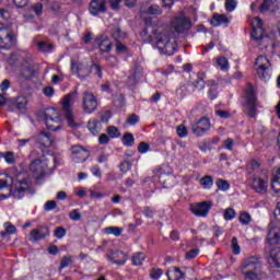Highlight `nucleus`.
<instances>
[{
    "instance_id": "nucleus-20",
    "label": "nucleus",
    "mask_w": 280,
    "mask_h": 280,
    "mask_svg": "<svg viewBox=\"0 0 280 280\" xmlns=\"http://www.w3.org/2000/svg\"><path fill=\"white\" fill-rule=\"evenodd\" d=\"M94 47H98L101 54H108L113 49V42L108 37L98 36L94 39Z\"/></svg>"
},
{
    "instance_id": "nucleus-27",
    "label": "nucleus",
    "mask_w": 280,
    "mask_h": 280,
    "mask_svg": "<svg viewBox=\"0 0 280 280\" xmlns=\"http://www.w3.org/2000/svg\"><path fill=\"white\" fill-rule=\"evenodd\" d=\"M88 129L92 135H100V130H102V122L95 118H91L88 121Z\"/></svg>"
},
{
    "instance_id": "nucleus-10",
    "label": "nucleus",
    "mask_w": 280,
    "mask_h": 280,
    "mask_svg": "<svg viewBox=\"0 0 280 280\" xmlns=\"http://www.w3.org/2000/svg\"><path fill=\"white\" fill-rule=\"evenodd\" d=\"M47 159L42 156L40 159L34 160L30 165V171L34 174L35 178H43L47 172Z\"/></svg>"
},
{
    "instance_id": "nucleus-31",
    "label": "nucleus",
    "mask_w": 280,
    "mask_h": 280,
    "mask_svg": "<svg viewBox=\"0 0 280 280\" xmlns=\"http://www.w3.org/2000/svg\"><path fill=\"white\" fill-rule=\"evenodd\" d=\"M176 95L179 97V100H184V97H187V95H189V84H182L176 90Z\"/></svg>"
},
{
    "instance_id": "nucleus-56",
    "label": "nucleus",
    "mask_w": 280,
    "mask_h": 280,
    "mask_svg": "<svg viewBox=\"0 0 280 280\" xmlns=\"http://www.w3.org/2000/svg\"><path fill=\"white\" fill-rule=\"evenodd\" d=\"M138 152L140 154H145L148 152H150V144L145 143V142H141L139 145H138Z\"/></svg>"
},
{
    "instance_id": "nucleus-11",
    "label": "nucleus",
    "mask_w": 280,
    "mask_h": 280,
    "mask_svg": "<svg viewBox=\"0 0 280 280\" xmlns=\"http://www.w3.org/2000/svg\"><path fill=\"white\" fill-rule=\"evenodd\" d=\"M191 132L195 137H205L211 130V121L207 117H202L191 125Z\"/></svg>"
},
{
    "instance_id": "nucleus-53",
    "label": "nucleus",
    "mask_w": 280,
    "mask_h": 280,
    "mask_svg": "<svg viewBox=\"0 0 280 280\" xmlns=\"http://www.w3.org/2000/svg\"><path fill=\"white\" fill-rule=\"evenodd\" d=\"M126 121L129 126H136V124H139V116H137V114H131L127 117Z\"/></svg>"
},
{
    "instance_id": "nucleus-55",
    "label": "nucleus",
    "mask_w": 280,
    "mask_h": 280,
    "mask_svg": "<svg viewBox=\"0 0 280 280\" xmlns=\"http://www.w3.org/2000/svg\"><path fill=\"white\" fill-rule=\"evenodd\" d=\"M234 145H235V141H234L233 139H231V138H228V139H225V140L223 141V148H224L225 150L232 151L233 148H234Z\"/></svg>"
},
{
    "instance_id": "nucleus-22",
    "label": "nucleus",
    "mask_w": 280,
    "mask_h": 280,
    "mask_svg": "<svg viewBox=\"0 0 280 280\" xmlns=\"http://www.w3.org/2000/svg\"><path fill=\"white\" fill-rule=\"evenodd\" d=\"M268 261H269L270 268H273V270H277L278 272H280V248L279 247L270 250Z\"/></svg>"
},
{
    "instance_id": "nucleus-4",
    "label": "nucleus",
    "mask_w": 280,
    "mask_h": 280,
    "mask_svg": "<svg viewBox=\"0 0 280 280\" xmlns=\"http://www.w3.org/2000/svg\"><path fill=\"white\" fill-rule=\"evenodd\" d=\"M75 97H78V90L68 93L61 100V106L65 110L66 121L68 122L69 128H78L80 126V124L75 121V117L73 116V112L71 110V106L75 104Z\"/></svg>"
},
{
    "instance_id": "nucleus-26",
    "label": "nucleus",
    "mask_w": 280,
    "mask_h": 280,
    "mask_svg": "<svg viewBox=\"0 0 280 280\" xmlns=\"http://www.w3.org/2000/svg\"><path fill=\"white\" fill-rule=\"evenodd\" d=\"M210 23L213 27H220V25H229L230 21L226 15L215 13Z\"/></svg>"
},
{
    "instance_id": "nucleus-59",
    "label": "nucleus",
    "mask_w": 280,
    "mask_h": 280,
    "mask_svg": "<svg viewBox=\"0 0 280 280\" xmlns=\"http://www.w3.org/2000/svg\"><path fill=\"white\" fill-rule=\"evenodd\" d=\"M215 115H218V117H220L221 119H229V117H231V112L217 109Z\"/></svg>"
},
{
    "instance_id": "nucleus-63",
    "label": "nucleus",
    "mask_w": 280,
    "mask_h": 280,
    "mask_svg": "<svg viewBox=\"0 0 280 280\" xmlns=\"http://www.w3.org/2000/svg\"><path fill=\"white\" fill-rule=\"evenodd\" d=\"M142 213L145 218H154V210L150 207H144Z\"/></svg>"
},
{
    "instance_id": "nucleus-38",
    "label": "nucleus",
    "mask_w": 280,
    "mask_h": 280,
    "mask_svg": "<svg viewBox=\"0 0 280 280\" xmlns=\"http://www.w3.org/2000/svg\"><path fill=\"white\" fill-rule=\"evenodd\" d=\"M217 65L220 67L221 71H229V59H226V57L217 59Z\"/></svg>"
},
{
    "instance_id": "nucleus-37",
    "label": "nucleus",
    "mask_w": 280,
    "mask_h": 280,
    "mask_svg": "<svg viewBox=\"0 0 280 280\" xmlns=\"http://www.w3.org/2000/svg\"><path fill=\"white\" fill-rule=\"evenodd\" d=\"M0 159H4L5 163H9V165L14 164L15 161L13 152H0Z\"/></svg>"
},
{
    "instance_id": "nucleus-1",
    "label": "nucleus",
    "mask_w": 280,
    "mask_h": 280,
    "mask_svg": "<svg viewBox=\"0 0 280 280\" xmlns=\"http://www.w3.org/2000/svg\"><path fill=\"white\" fill-rule=\"evenodd\" d=\"M190 27L191 21L185 14L180 13L171 22V30L147 26L141 33V36H147L149 43H155L161 54L172 56L176 49V45L172 42V38H176L178 34H183V32H186Z\"/></svg>"
},
{
    "instance_id": "nucleus-28",
    "label": "nucleus",
    "mask_w": 280,
    "mask_h": 280,
    "mask_svg": "<svg viewBox=\"0 0 280 280\" xmlns=\"http://www.w3.org/2000/svg\"><path fill=\"white\" fill-rule=\"evenodd\" d=\"M262 272L260 269H256L254 271H245L243 272L245 280H260L262 277Z\"/></svg>"
},
{
    "instance_id": "nucleus-42",
    "label": "nucleus",
    "mask_w": 280,
    "mask_h": 280,
    "mask_svg": "<svg viewBox=\"0 0 280 280\" xmlns=\"http://www.w3.org/2000/svg\"><path fill=\"white\" fill-rule=\"evenodd\" d=\"M122 143H124V145H127V147L135 145V136H132V133L125 135L122 137Z\"/></svg>"
},
{
    "instance_id": "nucleus-19",
    "label": "nucleus",
    "mask_w": 280,
    "mask_h": 280,
    "mask_svg": "<svg viewBox=\"0 0 280 280\" xmlns=\"http://www.w3.org/2000/svg\"><path fill=\"white\" fill-rule=\"evenodd\" d=\"M259 270V259L255 256L246 258L241 265V272H250Z\"/></svg>"
},
{
    "instance_id": "nucleus-57",
    "label": "nucleus",
    "mask_w": 280,
    "mask_h": 280,
    "mask_svg": "<svg viewBox=\"0 0 280 280\" xmlns=\"http://www.w3.org/2000/svg\"><path fill=\"white\" fill-rule=\"evenodd\" d=\"M208 96L210 100H215V97H218V85L215 84L211 85L208 92Z\"/></svg>"
},
{
    "instance_id": "nucleus-58",
    "label": "nucleus",
    "mask_w": 280,
    "mask_h": 280,
    "mask_svg": "<svg viewBox=\"0 0 280 280\" xmlns=\"http://www.w3.org/2000/svg\"><path fill=\"white\" fill-rule=\"evenodd\" d=\"M90 172L93 174V176H96V178H102V168H100V165L92 166Z\"/></svg>"
},
{
    "instance_id": "nucleus-61",
    "label": "nucleus",
    "mask_w": 280,
    "mask_h": 280,
    "mask_svg": "<svg viewBox=\"0 0 280 280\" xmlns=\"http://www.w3.org/2000/svg\"><path fill=\"white\" fill-rule=\"evenodd\" d=\"M106 62L109 65V67H117V65H119V60L115 56L107 57Z\"/></svg>"
},
{
    "instance_id": "nucleus-54",
    "label": "nucleus",
    "mask_w": 280,
    "mask_h": 280,
    "mask_svg": "<svg viewBox=\"0 0 280 280\" xmlns=\"http://www.w3.org/2000/svg\"><path fill=\"white\" fill-rule=\"evenodd\" d=\"M177 135L182 139H185V137H187V135H188L187 127H185V125H179L177 127Z\"/></svg>"
},
{
    "instance_id": "nucleus-6",
    "label": "nucleus",
    "mask_w": 280,
    "mask_h": 280,
    "mask_svg": "<svg viewBox=\"0 0 280 280\" xmlns=\"http://www.w3.org/2000/svg\"><path fill=\"white\" fill-rule=\"evenodd\" d=\"M255 67L258 78L265 82H268V80H270L272 77V63H270L268 57L264 55L258 56L255 61Z\"/></svg>"
},
{
    "instance_id": "nucleus-39",
    "label": "nucleus",
    "mask_w": 280,
    "mask_h": 280,
    "mask_svg": "<svg viewBox=\"0 0 280 280\" xmlns=\"http://www.w3.org/2000/svg\"><path fill=\"white\" fill-rule=\"evenodd\" d=\"M36 45H37L39 51H43L44 54L47 51H50V49L54 47L52 44L47 43V42H37Z\"/></svg>"
},
{
    "instance_id": "nucleus-9",
    "label": "nucleus",
    "mask_w": 280,
    "mask_h": 280,
    "mask_svg": "<svg viewBox=\"0 0 280 280\" xmlns=\"http://www.w3.org/2000/svg\"><path fill=\"white\" fill-rule=\"evenodd\" d=\"M16 45L14 33L10 27L0 28V49H12Z\"/></svg>"
},
{
    "instance_id": "nucleus-17",
    "label": "nucleus",
    "mask_w": 280,
    "mask_h": 280,
    "mask_svg": "<svg viewBox=\"0 0 280 280\" xmlns=\"http://www.w3.org/2000/svg\"><path fill=\"white\" fill-rule=\"evenodd\" d=\"M252 27V38L254 40H261L264 38V22L259 18H254L249 23Z\"/></svg>"
},
{
    "instance_id": "nucleus-7",
    "label": "nucleus",
    "mask_w": 280,
    "mask_h": 280,
    "mask_svg": "<svg viewBox=\"0 0 280 280\" xmlns=\"http://www.w3.org/2000/svg\"><path fill=\"white\" fill-rule=\"evenodd\" d=\"M245 113L248 117H256L257 115V93L253 84L247 83L245 88Z\"/></svg>"
},
{
    "instance_id": "nucleus-48",
    "label": "nucleus",
    "mask_w": 280,
    "mask_h": 280,
    "mask_svg": "<svg viewBox=\"0 0 280 280\" xmlns=\"http://www.w3.org/2000/svg\"><path fill=\"white\" fill-rule=\"evenodd\" d=\"M197 81L195 82V88L198 89V91H202L205 89V79L202 78V74H197Z\"/></svg>"
},
{
    "instance_id": "nucleus-14",
    "label": "nucleus",
    "mask_w": 280,
    "mask_h": 280,
    "mask_svg": "<svg viewBox=\"0 0 280 280\" xmlns=\"http://www.w3.org/2000/svg\"><path fill=\"white\" fill-rule=\"evenodd\" d=\"M33 141H35L39 150H47V148H51L54 145V137H51V133L46 131H40L34 136Z\"/></svg>"
},
{
    "instance_id": "nucleus-35",
    "label": "nucleus",
    "mask_w": 280,
    "mask_h": 280,
    "mask_svg": "<svg viewBox=\"0 0 280 280\" xmlns=\"http://www.w3.org/2000/svg\"><path fill=\"white\" fill-rule=\"evenodd\" d=\"M238 220H240L241 224H243L244 226H248V224H250L253 218L250 217V213L242 212L240 214Z\"/></svg>"
},
{
    "instance_id": "nucleus-24",
    "label": "nucleus",
    "mask_w": 280,
    "mask_h": 280,
    "mask_svg": "<svg viewBox=\"0 0 280 280\" xmlns=\"http://www.w3.org/2000/svg\"><path fill=\"white\" fill-rule=\"evenodd\" d=\"M247 172L248 174H253L252 176H260L261 172H268V171L261 170V163H259L257 160H252L247 164Z\"/></svg>"
},
{
    "instance_id": "nucleus-29",
    "label": "nucleus",
    "mask_w": 280,
    "mask_h": 280,
    "mask_svg": "<svg viewBox=\"0 0 280 280\" xmlns=\"http://www.w3.org/2000/svg\"><path fill=\"white\" fill-rule=\"evenodd\" d=\"M202 189H211L213 187V177L211 175H206L199 180Z\"/></svg>"
},
{
    "instance_id": "nucleus-13",
    "label": "nucleus",
    "mask_w": 280,
    "mask_h": 280,
    "mask_svg": "<svg viewBox=\"0 0 280 280\" xmlns=\"http://www.w3.org/2000/svg\"><path fill=\"white\" fill-rule=\"evenodd\" d=\"M211 207H213V202L201 201L190 205V211L194 215H197V218H207L209 211H211Z\"/></svg>"
},
{
    "instance_id": "nucleus-32",
    "label": "nucleus",
    "mask_w": 280,
    "mask_h": 280,
    "mask_svg": "<svg viewBox=\"0 0 280 280\" xmlns=\"http://www.w3.org/2000/svg\"><path fill=\"white\" fill-rule=\"evenodd\" d=\"M143 261H145V254L143 253H136L132 257V265L133 266H143Z\"/></svg>"
},
{
    "instance_id": "nucleus-47",
    "label": "nucleus",
    "mask_w": 280,
    "mask_h": 280,
    "mask_svg": "<svg viewBox=\"0 0 280 280\" xmlns=\"http://www.w3.org/2000/svg\"><path fill=\"white\" fill-rule=\"evenodd\" d=\"M55 237H57V240H62V237H65V235H67V230L62 226H58L55 232H54Z\"/></svg>"
},
{
    "instance_id": "nucleus-44",
    "label": "nucleus",
    "mask_w": 280,
    "mask_h": 280,
    "mask_svg": "<svg viewBox=\"0 0 280 280\" xmlns=\"http://www.w3.org/2000/svg\"><path fill=\"white\" fill-rule=\"evenodd\" d=\"M231 246H232V253L234 255H240V253H242V248L240 247V243H237V237L234 236L232 238Z\"/></svg>"
},
{
    "instance_id": "nucleus-23",
    "label": "nucleus",
    "mask_w": 280,
    "mask_h": 280,
    "mask_svg": "<svg viewBox=\"0 0 280 280\" xmlns=\"http://www.w3.org/2000/svg\"><path fill=\"white\" fill-rule=\"evenodd\" d=\"M10 105L14 106L20 113H25L27 108V97L25 96H18L15 98H11Z\"/></svg>"
},
{
    "instance_id": "nucleus-64",
    "label": "nucleus",
    "mask_w": 280,
    "mask_h": 280,
    "mask_svg": "<svg viewBox=\"0 0 280 280\" xmlns=\"http://www.w3.org/2000/svg\"><path fill=\"white\" fill-rule=\"evenodd\" d=\"M130 167H132V164H130L128 161H125L120 164V171L124 173L130 172Z\"/></svg>"
},
{
    "instance_id": "nucleus-34",
    "label": "nucleus",
    "mask_w": 280,
    "mask_h": 280,
    "mask_svg": "<svg viewBox=\"0 0 280 280\" xmlns=\"http://www.w3.org/2000/svg\"><path fill=\"white\" fill-rule=\"evenodd\" d=\"M22 77L23 78H32L34 75V68L31 65L25 63L22 68Z\"/></svg>"
},
{
    "instance_id": "nucleus-52",
    "label": "nucleus",
    "mask_w": 280,
    "mask_h": 280,
    "mask_svg": "<svg viewBox=\"0 0 280 280\" xmlns=\"http://www.w3.org/2000/svg\"><path fill=\"white\" fill-rule=\"evenodd\" d=\"M150 277L153 280H159L161 277H163V270L162 269H152L150 272Z\"/></svg>"
},
{
    "instance_id": "nucleus-46",
    "label": "nucleus",
    "mask_w": 280,
    "mask_h": 280,
    "mask_svg": "<svg viewBox=\"0 0 280 280\" xmlns=\"http://www.w3.org/2000/svg\"><path fill=\"white\" fill-rule=\"evenodd\" d=\"M73 264V258L71 256H63L61 258L60 268H67Z\"/></svg>"
},
{
    "instance_id": "nucleus-25",
    "label": "nucleus",
    "mask_w": 280,
    "mask_h": 280,
    "mask_svg": "<svg viewBox=\"0 0 280 280\" xmlns=\"http://www.w3.org/2000/svg\"><path fill=\"white\" fill-rule=\"evenodd\" d=\"M166 277L168 280H180L185 279V272L178 267H171L166 272Z\"/></svg>"
},
{
    "instance_id": "nucleus-15",
    "label": "nucleus",
    "mask_w": 280,
    "mask_h": 280,
    "mask_svg": "<svg viewBox=\"0 0 280 280\" xmlns=\"http://www.w3.org/2000/svg\"><path fill=\"white\" fill-rule=\"evenodd\" d=\"M106 257L109 261H112V264H115L116 266H126V262L128 261V259H130L128 253L113 249H109L106 253Z\"/></svg>"
},
{
    "instance_id": "nucleus-18",
    "label": "nucleus",
    "mask_w": 280,
    "mask_h": 280,
    "mask_svg": "<svg viewBox=\"0 0 280 280\" xmlns=\"http://www.w3.org/2000/svg\"><path fill=\"white\" fill-rule=\"evenodd\" d=\"M72 161L74 163H84L89 159V151L82 148V145H73L71 148Z\"/></svg>"
},
{
    "instance_id": "nucleus-51",
    "label": "nucleus",
    "mask_w": 280,
    "mask_h": 280,
    "mask_svg": "<svg viewBox=\"0 0 280 280\" xmlns=\"http://www.w3.org/2000/svg\"><path fill=\"white\" fill-rule=\"evenodd\" d=\"M148 12H149V14H155V15L163 14L161 7H159L158 4H153V5L149 7Z\"/></svg>"
},
{
    "instance_id": "nucleus-45",
    "label": "nucleus",
    "mask_w": 280,
    "mask_h": 280,
    "mask_svg": "<svg viewBox=\"0 0 280 280\" xmlns=\"http://www.w3.org/2000/svg\"><path fill=\"white\" fill-rule=\"evenodd\" d=\"M237 8V0H225L226 12H233Z\"/></svg>"
},
{
    "instance_id": "nucleus-12",
    "label": "nucleus",
    "mask_w": 280,
    "mask_h": 280,
    "mask_svg": "<svg viewBox=\"0 0 280 280\" xmlns=\"http://www.w3.org/2000/svg\"><path fill=\"white\" fill-rule=\"evenodd\" d=\"M83 112L88 115L91 113H95L97 110V97L94 93L84 92L83 93V103H82Z\"/></svg>"
},
{
    "instance_id": "nucleus-21",
    "label": "nucleus",
    "mask_w": 280,
    "mask_h": 280,
    "mask_svg": "<svg viewBox=\"0 0 280 280\" xmlns=\"http://www.w3.org/2000/svg\"><path fill=\"white\" fill-rule=\"evenodd\" d=\"M89 12L92 16L106 12V0H91Z\"/></svg>"
},
{
    "instance_id": "nucleus-33",
    "label": "nucleus",
    "mask_w": 280,
    "mask_h": 280,
    "mask_svg": "<svg viewBox=\"0 0 280 280\" xmlns=\"http://www.w3.org/2000/svg\"><path fill=\"white\" fill-rule=\"evenodd\" d=\"M105 233L107 235H115L116 237H119V235H121V233H124V229L117 228V226H108L105 229Z\"/></svg>"
},
{
    "instance_id": "nucleus-62",
    "label": "nucleus",
    "mask_w": 280,
    "mask_h": 280,
    "mask_svg": "<svg viewBox=\"0 0 280 280\" xmlns=\"http://www.w3.org/2000/svg\"><path fill=\"white\" fill-rule=\"evenodd\" d=\"M45 211H54L56 209V201L55 200H49L45 203L44 206Z\"/></svg>"
},
{
    "instance_id": "nucleus-30",
    "label": "nucleus",
    "mask_w": 280,
    "mask_h": 280,
    "mask_svg": "<svg viewBox=\"0 0 280 280\" xmlns=\"http://www.w3.org/2000/svg\"><path fill=\"white\" fill-rule=\"evenodd\" d=\"M16 233V226L12 224L11 222H5L4 223V231L0 232V235L2 237H5V235H14Z\"/></svg>"
},
{
    "instance_id": "nucleus-36",
    "label": "nucleus",
    "mask_w": 280,
    "mask_h": 280,
    "mask_svg": "<svg viewBox=\"0 0 280 280\" xmlns=\"http://www.w3.org/2000/svg\"><path fill=\"white\" fill-rule=\"evenodd\" d=\"M112 36L114 39L117 40V43H119V40H121L122 38H126V33L121 32V28L119 27H114L112 32Z\"/></svg>"
},
{
    "instance_id": "nucleus-40",
    "label": "nucleus",
    "mask_w": 280,
    "mask_h": 280,
    "mask_svg": "<svg viewBox=\"0 0 280 280\" xmlns=\"http://www.w3.org/2000/svg\"><path fill=\"white\" fill-rule=\"evenodd\" d=\"M237 215V212H235V209L228 208L224 210L223 218L226 221L234 220V218Z\"/></svg>"
},
{
    "instance_id": "nucleus-2",
    "label": "nucleus",
    "mask_w": 280,
    "mask_h": 280,
    "mask_svg": "<svg viewBox=\"0 0 280 280\" xmlns=\"http://www.w3.org/2000/svg\"><path fill=\"white\" fill-rule=\"evenodd\" d=\"M10 183H12L11 189L9 190L10 196L15 200L24 198L25 192L30 189V180L25 174H19L15 178H12L5 173L0 174V189H5Z\"/></svg>"
},
{
    "instance_id": "nucleus-49",
    "label": "nucleus",
    "mask_w": 280,
    "mask_h": 280,
    "mask_svg": "<svg viewBox=\"0 0 280 280\" xmlns=\"http://www.w3.org/2000/svg\"><path fill=\"white\" fill-rule=\"evenodd\" d=\"M107 135H109L112 139H117V137H119V129H117L115 126H109L107 128Z\"/></svg>"
},
{
    "instance_id": "nucleus-60",
    "label": "nucleus",
    "mask_w": 280,
    "mask_h": 280,
    "mask_svg": "<svg viewBox=\"0 0 280 280\" xmlns=\"http://www.w3.org/2000/svg\"><path fill=\"white\" fill-rule=\"evenodd\" d=\"M32 12H34L37 16H40L43 14V4L36 3L31 7Z\"/></svg>"
},
{
    "instance_id": "nucleus-43",
    "label": "nucleus",
    "mask_w": 280,
    "mask_h": 280,
    "mask_svg": "<svg viewBox=\"0 0 280 280\" xmlns=\"http://www.w3.org/2000/svg\"><path fill=\"white\" fill-rule=\"evenodd\" d=\"M69 218L72 220V222H80V220H82V214L80 213L79 209H74L70 211Z\"/></svg>"
},
{
    "instance_id": "nucleus-3",
    "label": "nucleus",
    "mask_w": 280,
    "mask_h": 280,
    "mask_svg": "<svg viewBox=\"0 0 280 280\" xmlns=\"http://www.w3.org/2000/svg\"><path fill=\"white\" fill-rule=\"evenodd\" d=\"M40 119H44L48 130H60L62 128V118L60 117V110L56 107H48L43 112H39Z\"/></svg>"
},
{
    "instance_id": "nucleus-16",
    "label": "nucleus",
    "mask_w": 280,
    "mask_h": 280,
    "mask_svg": "<svg viewBox=\"0 0 280 280\" xmlns=\"http://www.w3.org/2000/svg\"><path fill=\"white\" fill-rule=\"evenodd\" d=\"M51 231L48 226L39 225L36 229H33L28 234V241L33 244H36V242H40V240H46L49 237Z\"/></svg>"
},
{
    "instance_id": "nucleus-8",
    "label": "nucleus",
    "mask_w": 280,
    "mask_h": 280,
    "mask_svg": "<svg viewBox=\"0 0 280 280\" xmlns=\"http://www.w3.org/2000/svg\"><path fill=\"white\" fill-rule=\"evenodd\" d=\"M269 180L268 172H261L260 175H252L249 177V185L256 194H266Z\"/></svg>"
},
{
    "instance_id": "nucleus-50",
    "label": "nucleus",
    "mask_w": 280,
    "mask_h": 280,
    "mask_svg": "<svg viewBox=\"0 0 280 280\" xmlns=\"http://www.w3.org/2000/svg\"><path fill=\"white\" fill-rule=\"evenodd\" d=\"M272 0H264L259 5V12H268L270 10V5Z\"/></svg>"
},
{
    "instance_id": "nucleus-5",
    "label": "nucleus",
    "mask_w": 280,
    "mask_h": 280,
    "mask_svg": "<svg viewBox=\"0 0 280 280\" xmlns=\"http://www.w3.org/2000/svg\"><path fill=\"white\" fill-rule=\"evenodd\" d=\"M72 71H77L78 78L80 80H86L91 75V71H94L98 78H102V67L97 63H91L89 61H83L78 63H72L71 65Z\"/></svg>"
},
{
    "instance_id": "nucleus-41",
    "label": "nucleus",
    "mask_w": 280,
    "mask_h": 280,
    "mask_svg": "<svg viewBox=\"0 0 280 280\" xmlns=\"http://www.w3.org/2000/svg\"><path fill=\"white\" fill-rule=\"evenodd\" d=\"M217 187L218 189H220L221 191H229V189H231V184H229L226 180L224 179H218L217 180Z\"/></svg>"
}]
</instances>
